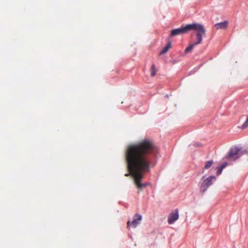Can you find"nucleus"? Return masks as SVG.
<instances>
[{"label": "nucleus", "mask_w": 248, "mask_h": 248, "mask_svg": "<svg viewBox=\"0 0 248 248\" xmlns=\"http://www.w3.org/2000/svg\"><path fill=\"white\" fill-rule=\"evenodd\" d=\"M158 149L154 142L149 139H144L129 145L125 152V158L130 173L133 176L135 185L139 188L146 186L141 183L145 173L150 172L152 164V156L155 155Z\"/></svg>", "instance_id": "f257e3e1"}, {"label": "nucleus", "mask_w": 248, "mask_h": 248, "mask_svg": "<svg viewBox=\"0 0 248 248\" xmlns=\"http://www.w3.org/2000/svg\"><path fill=\"white\" fill-rule=\"evenodd\" d=\"M191 30L195 31L196 32L199 31L204 33V27L202 25L198 23L187 24L184 27L172 30L170 33V36L172 37L179 34H184Z\"/></svg>", "instance_id": "f03ea898"}, {"label": "nucleus", "mask_w": 248, "mask_h": 248, "mask_svg": "<svg viewBox=\"0 0 248 248\" xmlns=\"http://www.w3.org/2000/svg\"><path fill=\"white\" fill-rule=\"evenodd\" d=\"M205 33L206 30L204 28V33H202V32H201V31H197L196 35L197 41L195 43L191 44L187 47H186L185 50V52L187 53L191 51L195 46L201 44L202 41V37L205 35Z\"/></svg>", "instance_id": "7ed1b4c3"}, {"label": "nucleus", "mask_w": 248, "mask_h": 248, "mask_svg": "<svg viewBox=\"0 0 248 248\" xmlns=\"http://www.w3.org/2000/svg\"><path fill=\"white\" fill-rule=\"evenodd\" d=\"M215 176H210L205 179L202 183L200 189L202 192H204L207 188L211 185H212V181L213 179H215Z\"/></svg>", "instance_id": "20e7f679"}, {"label": "nucleus", "mask_w": 248, "mask_h": 248, "mask_svg": "<svg viewBox=\"0 0 248 248\" xmlns=\"http://www.w3.org/2000/svg\"><path fill=\"white\" fill-rule=\"evenodd\" d=\"M241 155L242 154L240 152V149L235 147L231 149L227 158L236 159L239 158Z\"/></svg>", "instance_id": "39448f33"}, {"label": "nucleus", "mask_w": 248, "mask_h": 248, "mask_svg": "<svg viewBox=\"0 0 248 248\" xmlns=\"http://www.w3.org/2000/svg\"><path fill=\"white\" fill-rule=\"evenodd\" d=\"M142 217L139 214H136L134 215L133 218V220L130 222L128 221L127 222V227L129 228L130 225L133 228H136L139 224H140V222L141 220Z\"/></svg>", "instance_id": "423d86ee"}, {"label": "nucleus", "mask_w": 248, "mask_h": 248, "mask_svg": "<svg viewBox=\"0 0 248 248\" xmlns=\"http://www.w3.org/2000/svg\"><path fill=\"white\" fill-rule=\"evenodd\" d=\"M178 210L176 209L170 214L168 220V223L169 224H173L176 220L178 219Z\"/></svg>", "instance_id": "0eeeda50"}, {"label": "nucleus", "mask_w": 248, "mask_h": 248, "mask_svg": "<svg viewBox=\"0 0 248 248\" xmlns=\"http://www.w3.org/2000/svg\"><path fill=\"white\" fill-rule=\"evenodd\" d=\"M228 26V22L225 21L222 22H220L218 23H217L215 25V27L217 30L219 29H225L227 28Z\"/></svg>", "instance_id": "6e6552de"}, {"label": "nucleus", "mask_w": 248, "mask_h": 248, "mask_svg": "<svg viewBox=\"0 0 248 248\" xmlns=\"http://www.w3.org/2000/svg\"><path fill=\"white\" fill-rule=\"evenodd\" d=\"M171 42H169V44L166 46H165L160 51V55H162L166 53L169 50V49L171 47Z\"/></svg>", "instance_id": "1a4fd4ad"}, {"label": "nucleus", "mask_w": 248, "mask_h": 248, "mask_svg": "<svg viewBox=\"0 0 248 248\" xmlns=\"http://www.w3.org/2000/svg\"><path fill=\"white\" fill-rule=\"evenodd\" d=\"M156 69L155 64H153L151 67V76L155 77L156 74Z\"/></svg>", "instance_id": "9d476101"}, {"label": "nucleus", "mask_w": 248, "mask_h": 248, "mask_svg": "<svg viewBox=\"0 0 248 248\" xmlns=\"http://www.w3.org/2000/svg\"><path fill=\"white\" fill-rule=\"evenodd\" d=\"M213 164V160H209L207 161L205 163L204 168L205 169H209L212 165Z\"/></svg>", "instance_id": "9b49d317"}, {"label": "nucleus", "mask_w": 248, "mask_h": 248, "mask_svg": "<svg viewBox=\"0 0 248 248\" xmlns=\"http://www.w3.org/2000/svg\"><path fill=\"white\" fill-rule=\"evenodd\" d=\"M248 127V117H247L246 121L244 122V123L242 125V129H245Z\"/></svg>", "instance_id": "f8f14e48"}, {"label": "nucleus", "mask_w": 248, "mask_h": 248, "mask_svg": "<svg viewBox=\"0 0 248 248\" xmlns=\"http://www.w3.org/2000/svg\"><path fill=\"white\" fill-rule=\"evenodd\" d=\"M222 170L223 169L222 168H221L220 167L218 168V169L217 171V175H220L221 173Z\"/></svg>", "instance_id": "ddd939ff"}, {"label": "nucleus", "mask_w": 248, "mask_h": 248, "mask_svg": "<svg viewBox=\"0 0 248 248\" xmlns=\"http://www.w3.org/2000/svg\"><path fill=\"white\" fill-rule=\"evenodd\" d=\"M227 165V163H224L223 164H222L221 165V166L220 167L221 168H222V169H223L224 168L226 167V166Z\"/></svg>", "instance_id": "4468645a"}]
</instances>
